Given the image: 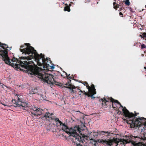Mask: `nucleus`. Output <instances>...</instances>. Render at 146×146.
<instances>
[{
  "instance_id": "obj_19",
  "label": "nucleus",
  "mask_w": 146,
  "mask_h": 146,
  "mask_svg": "<svg viewBox=\"0 0 146 146\" xmlns=\"http://www.w3.org/2000/svg\"><path fill=\"white\" fill-rule=\"evenodd\" d=\"M144 127L142 125H141L139 127L138 129L139 130L141 131V132H142L143 131V129H144Z\"/></svg>"
},
{
  "instance_id": "obj_24",
  "label": "nucleus",
  "mask_w": 146,
  "mask_h": 146,
  "mask_svg": "<svg viewBox=\"0 0 146 146\" xmlns=\"http://www.w3.org/2000/svg\"><path fill=\"white\" fill-rule=\"evenodd\" d=\"M74 146H81L80 144H79L78 145L77 144H74Z\"/></svg>"
},
{
  "instance_id": "obj_29",
  "label": "nucleus",
  "mask_w": 146,
  "mask_h": 146,
  "mask_svg": "<svg viewBox=\"0 0 146 146\" xmlns=\"http://www.w3.org/2000/svg\"><path fill=\"white\" fill-rule=\"evenodd\" d=\"M90 140H93V139H90Z\"/></svg>"
},
{
  "instance_id": "obj_9",
  "label": "nucleus",
  "mask_w": 146,
  "mask_h": 146,
  "mask_svg": "<svg viewBox=\"0 0 146 146\" xmlns=\"http://www.w3.org/2000/svg\"><path fill=\"white\" fill-rule=\"evenodd\" d=\"M55 125V124H53L52 123L50 122V120H46L44 127L47 130H50L54 127Z\"/></svg>"
},
{
  "instance_id": "obj_27",
  "label": "nucleus",
  "mask_w": 146,
  "mask_h": 146,
  "mask_svg": "<svg viewBox=\"0 0 146 146\" xmlns=\"http://www.w3.org/2000/svg\"><path fill=\"white\" fill-rule=\"evenodd\" d=\"M119 15L120 16H121V15H123V14L121 12H120L119 13Z\"/></svg>"
},
{
  "instance_id": "obj_13",
  "label": "nucleus",
  "mask_w": 146,
  "mask_h": 146,
  "mask_svg": "<svg viewBox=\"0 0 146 146\" xmlns=\"http://www.w3.org/2000/svg\"><path fill=\"white\" fill-rule=\"evenodd\" d=\"M18 101H17L16 104H17L19 106H21L22 107H25L27 106V105L24 103L22 102L21 101V100L18 98Z\"/></svg>"
},
{
  "instance_id": "obj_26",
  "label": "nucleus",
  "mask_w": 146,
  "mask_h": 146,
  "mask_svg": "<svg viewBox=\"0 0 146 146\" xmlns=\"http://www.w3.org/2000/svg\"><path fill=\"white\" fill-rule=\"evenodd\" d=\"M86 87H87V88L88 89V87H89V88L90 89H91V87L90 88L89 86L88 85H86Z\"/></svg>"
},
{
  "instance_id": "obj_28",
  "label": "nucleus",
  "mask_w": 146,
  "mask_h": 146,
  "mask_svg": "<svg viewBox=\"0 0 146 146\" xmlns=\"http://www.w3.org/2000/svg\"><path fill=\"white\" fill-rule=\"evenodd\" d=\"M94 135V137H95L96 136H97L98 135V134H95V135Z\"/></svg>"
},
{
  "instance_id": "obj_23",
  "label": "nucleus",
  "mask_w": 146,
  "mask_h": 146,
  "mask_svg": "<svg viewBox=\"0 0 146 146\" xmlns=\"http://www.w3.org/2000/svg\"><path fill=\"white\" fill-rule=\"evenodd\" d=\"M115 2H114L113 3V7H114V8L115 9H116V8L117 7H116L115 6Z\"/></svg>"
},
{
  "instance_id": "obj_15",
  "label": "nucleus",
  "mask_w": 146,
  "mask_h": 146,
  "mask_svg": "<svg viewBox=\"0 0 146 146\" xmlns=\"http://www.w3.org/2000/svg\"><path fill=\"white\" fill-rule=\"evenodd\" d=\"M66 87L70 89H72L75 88V86L71 84H66Z\"/></svg>"
},
{
  "instance_id": "obj_7",
  "label": "nucleus",
  "mask_w": 146,
  "mask_h": 146,
  "mask_svg": "<svg viewBox=\"0 0 146 146\" xmlns=\"http://www.w3.org/2000/svg\"><path fill=\"white\" fill-rule=\"evenodd\" d=\"M89 88V87L88 88V93L85 92V94L89 97L91 96L92 98H94V97L93 96L96 94V90L95 89L94 85H92L91 89H90Z\"/></svg>"
},
{
  "instance_id": "obj_16",
  "label": "nucleus",
  "mask_w": 146,
  "mask_h": 146,
  "mask_svg": "<svg viewBox=\"0 0 146 146\" xmlns=\"http://www.w3.org/2000/svg\"><path fill=\"white\" fill-rule=\"evenodd\" d=\"M131 143L134 146H144L141 143H135L131 142Z\"/></svg>"
},
{
  "instance_id": "obj_11",
  "label": "nucleus",
  "mask_w": 146,
  "mask_h": 146,
  "mask_svg": "<svg viewBox=\"0 0 146 146\" xmlns=\"http://www.w3.org/2000/svg\"><path fill=\"white\" fill-rule=\"evenodd\" d=\"M119 108L122 109L123 113L126 117H130L133 116V114L132 113H130L125 107H123L121 106Z\"/></svg>"
},
{
  "instance_id": "obj_30",
  "label": "nucleus",
  "mask_w": 146,
  "mask_h": 146,
  "mask_svg": "<svg viewBox=\"0 0 146 146\" xmlns=\"http://www.w3.org/2000/svg\"><path fill=\"white\" fill-rule=\"evenodd\" d=\"M141 37H142V36H141Z\"/></svg>"
},
{
  "instance_id": "obj_12",
  "label": "nucleus",
  "mask_w": 146,
  "mask_h": 146,
  "mask_svg": "<svg viewBox=\"0 0 146 146\" xmlns=\"http://www.w3.org/2000/svg\"><path fill=\"white\" fill-rule=\"evenodd\" d=\"M105 100L107 102H111L112 103V106L114 108H115L114 107V105L115 103H117L119 104L120 105V103L117 100H115L112 98H109L105 99Z\"/></svg>"
},
{
  "instance_id": "obj_2",
  "label": "nucleus",
  "mask_w": 146,
  "mask_h": 146,
  "mask_svg": "<svg viewBox=\"0 0 146 146\" xmlns=\"http://www.w3.org/2000/svg\"><path fill=\"white\" fill-rule=\"evenodd\" d=\"M19 64L21 67L24 68H26L28 70V72L31 74H34L36 76L40 79L42 81L46 82L48 84H56V81L53 78L52 75L48 74H42L40 72L38 71L39 68L36 67L35 68L32 66L31 65H29V64L33 63L31 61L27 63V61L24 60L23 61H19Z\"/></svg>"
},
{
  "instance_id": "obj_3",
  "label": "nucleus",
  "mask_w": 146,
  "mask_h": 146,
  "mask_svg": "<svg viewBox=\"0 0 146 146\" xmlns=\"http://www.w3.org/2000/svg\"><path fill=\"white\" fill-rule=\"evenodd\" d=\"M5 46L0 42V58L4 61L5 63L14 68H20V65L19 64L20 63L17 59L13 57L11 59V61H10L7 56V51L4 48Z\"/></svg>"
},
{
  "instance_id": "obj_8",
  "label": "nucleus",
  "mask_w": 146,
  "mask_h": 146,
  "mask_svg": "<svg viewBox=\"0 0 146 146\" xmlns=\"http://www.w3.org/2000/svg\"><path fill=\"white\" fill-rule=\"evenodd\" d=\"M142 122V119L140 118H138L135 121H133L130 125L131 128H134L135 127H139L140 126Z\"/></svg>"
},
{
  "instance_id": "obj_1",
  "label": "nucleus",
  "mask_w": 146,
  "mask_h": 146,
  "mask_svg": "<svg viewBox=\"0 0 146 146\" xmlns=\"http://www.w3.org/2000/svg\"><path fill=\"white\" fill-rule=\"evenodd\" d=\"M20 51L23 54H25V56L21 57V60H29L35 57V61L38 66H41L42 64L46 65V60L44 58V56L42 54H38L36 53L34 48L30 46L29 44H25L20 46Z\"/></svg>"
},
{
  "instance_id": "obj_4",
  "label": "nucleus",
  "mask_w": 146,
  "mask_h": 146,
  "mask_svg": "<svg viewBox=\"0 0 146 146\" xmlns=\"http://www.w3.org/2000/svg\"><path fill=\"white\" fill-rule=\"evenodd\" d=\"M65 130L66 133L70 134V136L75 137L76 140L79 142L83 140L84 137H86L85 136L80 133L81 129L78 126H76L70 129L66 127Z\"/></svg>"
},
{
  "instance_id": "obj_21",
  "label": "nucleus",
  "mask_w": 146,
  "mask_h": 146,
  "mask_svg": "<svg viewBox=\"0 0 146 146\" xmlns=\"http://www.w3.org/2000/svg\"><path fill=\"white\" fill-rule=\"evenodd\" d=\"M146 46L144 44H142L141 46V49L145 48H146Z\"/></svg>"
},
{
  "instance_id": "obj_10",
  "label": "nucleus",
  "mask_w": 146,
  "mask_h": 146,
  "mask_svg": "<svg viewBox=\"0 0 146 146\" xmlns=\"http://www.w3.org/2000/svg\"><path fill=\"white\" fill-rule=\"evenodd\" d=\"M42 111L41 109H37L36 107H34L31 110L32 113L37 116L40 115L42 113Z\"/></svg>"
},
{
  "instance_id": "obj_17",
  "label": "nucleus",
  "mask_w": 146,
  "mask_h": 146,
  "mask_svg": "<svg viewBox=\"0 0 146 146\" xmlns=\"http://www.w3.org/2000/svg\"><path fill=\"white\" fill-rule=\"evenodd\" d=\"M93 133H97L98 134L100 135H104V133H105V132L104 131H98L97 132L95 131H93Z\"/></svg>"
},
{
  "instance_id": "obj_25",
  "label": "nucleus",
  "mask_w": 146,
  "mask_h": 146,
  "mask_svg": "<svg viewBox=\"0 0 146 146\" xmlns=\"http://www.w3.org/2000/svg\"><path fill=\"white\" fill-rule=\"evenodd\" d=\"M51 67V68L52 69H53L54 68V66H50Z\"/></svg>"
},
{
  "instance_id": "obj_5",
  "label": "nucleus",
  "mask_w": 146,
  "mask_h": 146,
  "mask_svg": "<svg viewBox=\"0 0 146 146\" xmlns=\"http://www.w3.org/2000/svg\"><path fill=\"white\" fill-rule=\"evenodd\" d=\"M98 141L99 143H101L104 144V145L107 144L111 146L113 145L112 146H117L118 145V143L119 141L122 142L123 144L129 143L131 141L130 140L128 141L127 140H121L118 139L114 138L110 140H104L102 139H99L98 140Z\"/></svg>"
},
{
  "instance_id": "obj_14",
  "label": "nucleus",
  "mask_w": 146,
  "mask_h": 146,
  "mask_svg": "<svg viewBox=\"0 0 146 146\" xmlns=\"http://www.w3.org/2000/svg\"><path fill=\"white\" fill-rule=\"evenodd\" d=\"M52 113L50 114L49 113H46L45 114L44 117L47 119V120H50L49 119H51L50 117H54L52 116Z\"/></svg>"
},
{
  "instance_id": "obj_20",
  "label": "nucleus",
  "mask_w": 146,
  "mask_h": 146,
  "mask_svg": "<svg viewBox=\"0 0 146 146\" xmlns=\"http://www.w3.org/2000/svg\"><path fill=\"white\" fill-rule=\"evenodd\" d=\"M1 104L5 106L9 107V105L7 103H2L1 102Z\"/></svg>"
},
{
  "instance_id": "obj_18",
  "label": "nucleus",
  "mask_w": 146,
  "mask_h": 146,
  "mask_svg": "<svg viewBox=\"0 0 146 146\" xmlns=\"http://www.w3.org/2000/svg\"><path fill=\"white\" fill-rule=\"evenodd\" d=\"M64 11H67L68 12H69L70 11V9L69 7L68 6L65 7L64 8Z\"/></svg>"
},
{
  "instance_id": "obj_22",
  "label": "nucleus",
  "mask_w": 146,
  "mask_h": 146,
  "mask_svg": "<svg viewBox=\"0 0 146 146\" xmlns=\"http://www.w3.org/2000/svg\"><path fill=\"white\" fill-rule=\"evenodd\" d=\"M125 3L127 5H129L130 4L129 0H126L125 1Z\"/></svg>"
},
{
  "instance_id": "obj_6",
  "label": "nucleus",
  "mask_w": 146,
  "mask_h": 146,
  "mask_svg": "<svg viewBox=\"0 0 146 146\" xmlns=\"http://www.w3.org/2000/svg\"><path fill=\"white\" fill-rule=\"evenodd\" d=\"M50 117L51 119H49L50 120V122L51 123H52L53 124H55L54 123H55L56 126H58L62 125L63 126L62 127L63 129L64 130H65L66 126L64 125V124L59 120L58 118H57L54 117Z\"/></svg>"
}]
</instances>
